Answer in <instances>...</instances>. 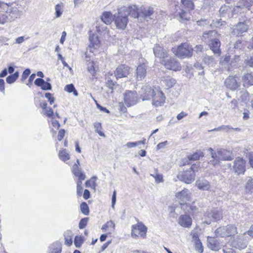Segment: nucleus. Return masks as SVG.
I'll return each mask as SVG.
<instances>
[{"label": "nucleus", "instance_id": "obj_9", "mask_svg": "<svg viewBox=\"0 0 253 253\" xmlns=\"http://www.w3.org/2000/svg\"><path fill=\"white\" fill-rule=\"evenodd\" d=\"M253 4V0H239L237 5L233 8L232 11L234 14L244 12L245 8L249 10Z\"/></svg>", "mask_w": 253, "mask_h": 253}, {"label": "nucleus", "instance_id": "obj_17", "mask_svg": "<svg viewBox=\"0 0 253 253\" xmlns=\"http://www.w3.org/2000/svg\"><path fill=\"white\" fill-rule=\"evenodd\" d=\"M208 45L210 47V48L215 54H216L218 56L220 55L221 53L220 48L221 42L218 38L211 40V42H210L208 43Z\"/></svg>", "mask_w": 253, "mask_h": 253}, {"label": "nucleus", "instance_id": "obj_60", "mask_svg": "<svg viewBox=\"0 0 253 253\" xmlns=\"http://www.w3.org/2000/svg\"><path fill=\"white\" fill-rule=\"evenodd\" d=\"M247 65L250 67H253V54H252L248 59L246 60Z\"/></svg>", "mask_w": 253, "mask_h": 253}, {"label": "nucleus", "instance_id": "obj_22", "mask_svg": "<svg viewBox=\"0 0 253 253\" xmlns=\"http://www.w3.org/2000/svg\"><path fill=\"white\" fill-rule=\"evenodd\" d=\"M178 223L183 227L189 228L192 224V219L188 215L182 214L179 216Z\"/></svg>", "mask_w": 253, "mask_h": 253}, {"label": "nucleus", "instance_id": "obj_63", "mask_svg": "<svg viewBox=\"0 0 253 253\" xmlns=\"http://www.w3.org/2000/svg\"><path fill=\"white\" fill-rule=\"evenodd\" d=\"M65 132V131L64 129H61L59 131L57 138L59 141H61L63 138Z\"/></svg>", "mask_w": 253, "mask_h": 253}, {"label": "nucleus", "instance_id": "obj_57", "mask_svg": "<svg viewBox=\"0 0 253 253\" xmlns=\"http://www.w3.org/2000/svg\"><path fill=\"white\" fill-rule=\"evenodd\" d=\"M30 73L31 71L29 69H26L25 70H24L22 75L21 80L23 81L26 80L30 74Z\"/></svg>", "mask_w": 253, "mask_h": 253}, {"label": "nucleus", "instance_id": "obj_53", "mask_svg": "<svg viewBox=\"0 0 253 253\" xmlns=\"http://www.w3.org/2000/svg\"><path fill=\"white\" fill-rule=\"evenodd\" d=\"M169 211V215L170 217L176 218L177 214L175 212V207L172 206H169L168 208Z\"/></svg>", "mask_w": 253, "mask_h": 253}, {"label": "nucleus", "instance_id": "obj_28", "mask_svg": "<svg viewBox=\"0 0 253 253\" xmlns=\"http://www.w3.org/2000/svg\"><path fill=\"white\" fill-rule=\"evenodd\" d=\"M101 19L105 24L109 25L114 20V16L110 12L105 11L102 13Z\"/></svg>", "mask_w": 253, "mask_h": 253}, {"label": "nucleus", "instance_id": "obj_56", "mask_svg": "<svg viewBox=\"0 0 253 253\" xmlns=\"http://www.w3.org/2000/svg\"><path fill=\"white\" fill-rule=\"evenodd\" d=\"M41 88L42 90H51L52 88V86L50 83L44 81V83H43L42 85L41 86Z\"/></svg>", "mask_w": 253, "mask_h": 253}, {"label": "nucleus", "instance_id": "obj_41", "mask_svg": "<svg viewBox=\"0 0 253 253\" xmlns=\"http://www.w3.org/2000/svg\"><path fill=\"white\" fill-rule=\"evenodd\" d=\"M18 77L19 72L17 71L13 74L8 76L6 79V81L7 83L11 84L16 81Z\"/></svg>", "mask_w": 253, "mask_h": 253}, {"label": "nucleus", "instance_id": "obj_46", "mask_svg": "<svg viewBox=\"0 0 253 253\" xmlns=\"http://www.w3.org/2000/svg\"><path fill=\"white\" fill-rule=\"evenodd\" d=\"M81 210L83 213L84 215H88L89 214V208L87 204L85 202H83L80 206Z\"/></svg>", "mask_w": 253, "mask_h": 253}, {"label": "nucleus", "instance_id": "obj_25", "mask_svg": "<svg viewBox=\"0 0 253 253\" xmlns=\"http://www.w3.org/2000/svg\"><path fill=\"white\" fill-rule=\"evenodd\" d=\"M146 66L144 63L140 64L137 68V78L139 80L143 79L146 75Z\"/></svg>", "mask_w": 253, "mask_h": 253}, {"label": "nucleus", "instance_id": "obj_54", "mask_svg": "<svg viewBox=\"0 0 253 253\" xmlns=\"http://www.w3.org/2000/svg\"><path fill=\"white\" fill-rule=\"evenodd\" d=\"M150 175L153 176L155 178V182L157 183L162 182L163 181V175L162 174H156V175H154L151 174Z\"/></svg>", "mask_w": 253, "mask_h": 253}, {"label": "nucleus", "instance_id": "obj_27", "mask_svg": "<svg viewBox=\"0 0 253 253\" xmlns=\"http://www.w3.org/2000/svg\"><path fill=\"white\" fill-rule=\"evenodd\" d=\"M72 172L78 179L81 180H84L86 176L82 172L81 169L78 166L77 164H75L72 168Z\"/></svg>", "mask_w": 253, "mask_h": 253}, {"label": "nucleus", "instance_id": "obj_8", "mask_svg": "<svg viewBox=\"0 0 253 253\" xmlns=\"http://www.w3.org/2000/svg\"><path fill=\"white\" fill-rule=\"evenodd\" d=\"M162 64L164 65L166 68L174 71H180L181 69L180 64L175 58L170 57L169 59H166L163 60Z\"/></svg>", "mask_w": 253, "mask_h": 253}, {"label": "nucleus", "instance_id": "obj_10", "mask_svg": "<svg viewBox=\"0 0 253 253\" xmlns=\"http://www.w3.org/2000/svg\"><path fill=\"white\" fill-rule=\"evenodd\" d=\"M153 53L155 57L159 59L161 64L163 60H165L169 55L166 49L159 44H155L153 47Z\"/></svg>", "mask_w": 253, "mask_h": 253}, {"label": "nucleus", "instance_id": "obj_35", "mask_svg": "<svg viewBox=\"0 0 253 253\" xmlns=\"http://www.w3.org/2000/svg\"><path fill=\"white\" fill-rule=\"evenodd\" d=\"M246 192L248 193H253V179L249 177L245 186Z\"/></svg>", "mask_w": 253, "mask_h": 253}, {"label": "nucleus", "instance_id": "obj_1", "mask_svg": "<svg viewBox=\"0 0 253 253\" xmlns=\"http://www.w3.org/2000/svg\"><path fill=\"white\" fill-rule=\"evenodd\" d=\"M130 14L128 10L119 9L114 15V21L118 29L124 30L128 22L127 16Z\"/></svg>", "mask_w": 253, "mask_h": 253}, {"label": "nucleus", "instance_id": "obj_40", "mask_svg": "<svg viewBox=\"0 0 253 253\" xmlns=\"http://www.w3.org/2000/svg\"><path fill=\"white\" fill-rule=\"evenodd\" d=\"M204 157V154L203 152L201 151H198L192 155L188 156V158L189 160L196 161L200 159V157Z\"/></svg>", "mask_w": 253, "mask_h": 253}, {"label": "nucleus", "instance_id": "obj_26", "mask_svg": "<svg viewBox=\"0 0 253 253\" xmlns=\"http://www.w3.org/2000/svg\"><path fill=\"white\" fill-rule=\"evenodd\" d=\"M196 186L201 190H209L211 187L209 182L205 179H198L196 181Z\"/></svg>", "mask_w": 253, "mask_h": 253}, {"label": "nucleus", "instance_id": "obj_23", "mask_svg": "<svg viewBox=\"0 0 253 253\" xmlns=\"http://www.w3.org/2000/svg\"><path fill=\"white\" fill-rule=\"evenodd\" d=\"M218 158L220 161H231L233 158L232 153L225 149L218 150Z\"/></svg>", "mask_w": 253, "mask_h": 253}, {"label": "nucleus", "instance_id": "obj_55", "mask_svg": "<svg viewBox=\"0 0 253 253\" xmlns=\"http://www.w3.org/2000/svg\"><path fill=\"white\" fill-rule=\"evenodd\" d=\"M244 47V45L242 43V41L241 40H238L236 41L234 44L233 48L235 49H239L241 50Z\"/></svg>", "mask_w": 253, "mask_h": 253}, {"label": "nucleus", "instance_id": "obj_49", "mask_svg": "<svg viewBox=\"0 0 253 253\" xmlns=\"http://www.w3.org/2000/svg\"><path fill=\"white\" fill-rule=\"evenodd\" d=\"M229 10V7L228 6L225 5H222L219 10L220 16L224 17Z\"/></svg>", "mask_w": 253, "mask_h": 253}, {"label": "nucleus", "instance_id": "obj_59", "mask_svg": "<svg viewBox=\"0 0 253 253\" xmlns=\"http://www.w3.org/2000/svg\"><path fill=\"white\" fill-rule=\"evenodd\" d=\"M222 252L223 253H237L234 250L227 248L226 246L223 247Z\"/></svg>", "mask_w": 253, "mask_h": 253}, {"label": "nucleus", "instance_id": "obj_30", "mask_svg": "<svg viewBox=\"0 0 253 253\" xmlns=\"http://www.w3.org/2000/svg\"><path fill=\"white\" fill-rule=\"evenodd\" d=\"M61 243L59 242H55L49 247V253H61Z\"/></svg>", "mask_w": 253, "mask_h": 253}, {"label": "nucleus", "instance_id": "obj_3", "mask_svg": "<svg viewBox=\"0 0 253 253\" xmlns=\"http://www.w3.org/2000/svg\"><path fill=\"white\" fill-rule=\"evenodd\" d=\"M216 237H231L237 234V229L233 225H228L217 228L214 232Z\"/></svg>", "mask_w": 253, "mask_h": 253}, {"label": "nucleus", "instance_id": "obj_31", "mask_svg": "<svg viewBox=\"0 0 253 253\" xmlns=\"http://www.w3.org/2000/svg\"><path fill=\"white\" fill-rule=\"evenodd\" d=\"M182 8H184L186 11H190L194 9V3L190 0H180Z\"/></svg>", "mask_w": 253, "mask_h": 253}, {"label": "nucleus", "instance_id": "obj_13", "mask_svg": "<svg viewBox=\"0 0 253 253\" xmlns=\"http://www.w3.org/2000/svg\"><path fill=\"white\" fill-rule=\"evenodd\" d=\"M246 162L242 158H237L234 162L233 169L237 174H244L246 171Z\"/></svg>", "mask_w": 253, "mask_h": 253}, {"label": "nucleus", "instance_id": "obj_7", "mask_svg": "<svg viewBox=\"0 0 253 253\" xmlns=\"http://www.w3.org/2000/svg\"><path fill=\"white\" fill-rule=\"evenodd\" d=\"M205 216L208 218L205 222L210 224L211 221H217L222 218V211L220 209H213L207 211Z\"/></svg>", "mask_w": 253, "mask_h": 253}, {"label": "nucleus", "instance_id": "obj_32", "mask_svg": "<svg viewBox=\"0 0 253 253\" xmlns=\"http://www.w3.org/2000/svg\"><path fill=\"white\" fill-rule=\"evenodd\" d=\"M209 151L211 152V158L213 159L210 161V163L213 166L218 164L220 162V160L218 158V150L215 152L211 148H210Z\"/></svg>", "mask_w": 253, "mask_h": 253}, {"label": "nucleus", "instance_id": "obj_5", "mask_svg": "<svg viewBox=\"0 0 253 253\" xmlns=\"http://www.w3.org/2000/svg\"><path fill=\"white\" fill-rule=\"evenodd\" d=\"M147 228L141 222H138L137 224L133 225L131 227V236L136 238L140 236L142 238H145Z\"/></svg>", "mask_w": 253, "mask_h": 253}, {"label": "nucleus", "instance_id": "obj_42", "mask_svg": "<svg viewBox=\"0 0 253 253\" xmlns=\"http://www.w3.org/2000/svg\"><path fill=\"white\" fill-rule=\"evenodd\" d=\"M64 90L69 93L73 92V94L75 96H77L78 95V93L73 84L66 85L65 86Z\"/></svg>", "mask_w": 253, "mask_h": 253}, {"label": "nucleus", "instance_id": "obj_36", "mask_svg": "<svg viewBox=\"0 0 253 253\" xmlns=\"http://www.w3.org/2000/svg\"><path fill=\"white\" fill-rule=\"evenodd\" d=\"M97 177L96 176H92L89 180H88L85 182V186L86 187H91L95 189L97 186L96 181Z\"/></svg>", "mask_w": 253, "mask_h": 253}, {"label": "nucleus", "instance_id": "obj_19", "mask_svg": "<svg viewBox=\"0 0 253 253\" xmlns=\"http://www.w3.org/2000/svg\"><path fill=\"white\" fill-rule=\"evenodd\" d=\"M225 84L227 87L231 90H235L239 86L240 83L237 81L235 77L229 76L225 81Z\"/></svg>", "mask_w": 253, "mask_h": 253}, {"label": "nucleus", "instance_id": "obj_37", "mask_svg": "<svg viewBox=\"0 0 253 253\" xmlns=\"http://www.w3.org/2000/svg\"><path fill=\"white\" fill-rule=\"evenodd\" d=\"M141 10L145 17H150L154 13V8L152 7H144Z\"/></svg>", "mask_w": 253, "mask_h": 253}, {"label": "nucleus", "instance_id": "obj_4", "mask_svg": "<svg viewBox=\"0 0 253 253\" xmlns=\"http://www.w3.org/2000/svg\"><path fill=\"white\" fill-rule=\"evenodd\" d=\"M4 12V13H3L2 15L5 20V22H11L20 18L22 13V12L17 7H10L8 5V8L5 9Z\"/></svg>", "mask_w": 253, "mask_h": 253}, {"label": "nucleus", "instance_id": "obj_14", "mask_svg": "<svg viewBox=\"0 0 253 253\" xmlns=\"http://www.w3.org/2000/svg\"><path fill=\"white\" fill-rule=\"evenodd\" d=\"M130 67L126 65L119 66L115 71V76L116 78L119 79L127 77L130 73Z\"/></svg>", "mask_w": 253, "mask_h": 253}, {"label": "nucleus", "instance_id": "obj_44", "mask_svg": "<svg viewBox=\"0 0 253 253\" xmlns=\"http://www.w3.org/2000/svg\"><path fill=\"white\" fill-rule=\"evenodd\" d=\"M94 127L95 129V131L97 132L100 136H103L104 137H105V134L101 130L102 129L101 124L100 123L96 122L94 123Z\"/></svg>", "mask_w": 253, "mask_h": 253}, {"label": "nucleus", "instance_id": "obj_61", "mask_svg": "<svg viewBox=\"0 0 253 253\" xmlns=\"http://www.w3.org/2000/svg\"><path fill=\"white\" fill-rule=\"evenodd\" d=\"M45 97L48 99V101L50 102V104H52L54 101V97L51 96V94L50 93H46L45 94Z\"/></svg>", "mask_w": 253, "mask_h": 253}, {"label": "nucleus", "instance_id": "obj_47", "mask_svg": "<svg viewBox=\"0 0 253 253\" xmlns=\"http://www.w3.org/2000/svg\"><path fill=\"white\" fill-rule=\"evenodd\" d=\"M203 61L207 65H211L214 62V58L212 56L205 55L203 56Z\"/></svg>", "mask_w": 253, "mask_h": 253}, {"label": "nucleus", "instance_id": "obj_51", "mask_svg": "<svg viewBox=\"0 0 253 253\" xmlns=\"http://www.w3.org/2000/svg\"><path fill=\"white\" fill-rule=\"evenodd\" d=\"M115 224L112 220H110L107 222L102 227V230L106 229L107 228H112L114 230Z\"/></svg>", "mask_w": 253, "mask_h": 253}, {"label": "nucleus", "instance_id": "obj_11", "mask_svg": "<svg viewBox=\"0 0 253 253\" xmlns=\"http://www.w3.org/2000/svg\"><path fill=\"white\" fill-rule=\"evenodd\" d=\"M138 100V96L136 91L128 90L124 95V101L128 107L133 105Z\"/></svg>", "mask_w": 253, "mask_h": 253}, {"label": "nucleus", "instance_id": "obj_33", "mask_svg": "<svg viewBox=\"0 0 253 253\" xmlns=\"http://www.w3.org/2000/svg\"><path fill=\"white\" fill-rule=\"evenodd\" d=\"M161 83L165 84L168 88L172 87L176 83L175 80L170 77L164 78L161 80Z\"/></svg>", "mask_w": 253, "mask_h": 253}, {"label": "nucleus", "instance_id": "obj_6", "mask_svg": "<svg viewBox=\"0 0 253 253\" xmlns=\"http://www.w3.org/2000/svg\"><path fill=\"white\" fill-rule=\"evenodd\" d=\"M195 174L189 169L178 172L177 177L178 179L186 184L192 183L195 179Z\"/></svg>", "mask_w": 253, "mask_h": 253}, {"label": "nucleus", "instance_id": "obj_20", "mask_svg": "<svg viewBox=\"0 0 253 253\" xmlns=\"http://www.w3.org/2000/svg\"><path fill=\"white\" fill-rule=\"evenodd\" d=\"M248 29V27L246 24L239 23L233 28L232 33L236 36H241L242 34L247 32Z\"/></svg>", "mask_w": 253, "mask_h": 253}, {"label": "nucleus", "instance_id": "obj_48", "mask_svg": "<svg viewBox=\"0 0 253 253\" xmlns=\"http://www.w3.org/2000/svg\"><path fill=\"white\" fill-rule=\"evenodd\" d=\"M83 180H81L78 179V180L77 182V193L78 196H81L83 193V187H82V181Z\"/></svg>", "mask_w": 253, "mask_h": 253}, {"label": "nucleus", "instance_id": "obj_12", "mask_svg": "<svg viewBox=\"0 0 253 253\" xmlns=\"http://www.w3.org/2000/svg\"><path fill=\"white\" fill-rule=\"evenodd\" d=\"M231 246L239 250L244 249L247 247V241L244 239V234L238 235L231 241Z\"/></svg>", "mask_w": 253, "mask_h": 253}, {"label": "nucleus", "instance_id": "obj_2", "mask_svg": "<svg viewBox=\"0 0 253 253\" xmlns=\"http://www.w3.org/2000/svg\"><path fill=\"white\" fill-rule=\"evenodd\" d=\"M193 50L192 46L187 42L181 43L176 48V50L173 48L175 55L180 58L191 57Z\"/></svg>", "mask_w": 253, "mask_h": 253}, {"label": "nucleus", "instance_id": "obj_64", "mask_svg": "<svg viewBox=\"0 0 253 253\" xmlns=\"http://www.w3.org/2000/svg\"><path fill=\"white\" fill-rule=\"evenodd\" d=\"M199 168V163H198V165L197 164H193L190 168L189 169V170H192L193 172L195 174L196 172H197L198 171V169Z\"/></svg>", "mask_w": 253, "mask_h": 253}, {"label": "nucleus", "instance_id": "obj_29", "mask_svg": "<svg viewBox=\"0 0 253 253\" xmlns=\"http://www.w3.org/2000/svg\"><path fill=\"white\" fill-rule=\"evenodd\" d=\"M242 81L244 86L253 85V74L248 73L244 75L243 76Z\"/></svg>", "mask_w": 253, "mask_h": 253}, {"label": "nucleus", "instance_id": "obj_16", "mask_svg": "<svg viewBox=\"0 0 253 253\" xmlns=\"http://www.w3.org/2000/svg\"><path fill=\"white\" fill-rule=\"evenodd\" d=\"M155 92L150 86L144 85L141 88L140 95L143 100H148L153 98Z\"/></svg>", "mask_w": 253, "mask_h": 253}, {"label": "nucleus", "instance_id": "obj_45", "mask_svg": "<svg viewBox=\"0 0 253 253\" xmlns=\"http://www.w3.org/2000/svg\"><path fill=\"white\" fill-rule=\"evenodd\" d=\"M230 61V57L229 55H226L224 58L221 59L220 64L222 66H224L225 68L229 69V64Z\"/></svg>", "mask_w": 253, "mask_h": 253}, {"label": "nucleus", "instance_id": "obj_52", "mask_svg": "<svg viewBox=\"0 0 253 253\" xmlns=\"http://www.w3.org/2000/svg\"><path fill=\"white\" fill-rule=\"evenodd\" d=\"M88 220V217H85V218L82 219L79 222V228L80 229H84V228H85L87 225Z\"/></svg>", "mask_w": 253, "mask_h": 253}, {"label": "nucleus", "instance_id": "obj_43", "mask_svg": "<svg viewBox=\"0 0 253 253\" xmlns=\"http://www.w3.org/2000/svg\"><path fill=\"white\" fill-rule=\"evenodd\" d=\"M63 3L57 4L55 5V15L56 18L60 17L62 13H63Z\"/></svg>", "mask_w": 253, "mask_h": 253}, {"label": "nucleus", "instance_id": "obj_50", "mask_svg": "<svg viewBox=\"0 0 253 253\" xmlns=\"http://www.w3.org/2000/svg\"><path fill=\"white\" fill-rule=\"evenodd\" d=\"M83 243V240L81 237L76 236L74 240V244L77 248H80Z\"/></svg>", "mask_w": 253, "mask_h": 253}, {"label": "nucleus", "instance_id": "obj_39", "mask_svg": "<svg viewBox=\"0 0 253 253\" xmlns=\"http://www.w3.org/2000/svg\"><path fill=\"white\" fill-rule=\"evenodd\" d=\"M225 24V22L222 21L221 19L213 20L212 23L210 24V26L211 28H218L221 26Z\"/></svg>", "mask_w": 253, "mask_h": 253}, {"label": "nucleus", "instance_id": "obj_15", "mask_svg": "<svg viewBox=\"0 0 253 253\" xmlns=\"http://www.w3.org/2000/svg\"><path fill=\"white\" fill-rule=\"evenodd\" d=\"M166 97L162 91L157 90L152 98L153 105L158 107L163 105L165 102Z\"/></svg>", "mask_w": 253, "mask_h": 253}, {"label": "nucleus", "instance_id": "obj_34", "mask_svg": "<svg viewBox=\"0 0 253 253\" xmlns=\"http://www.w3.org/2000/svg\"><path fill=\"white\" fill-rule=\"evenodd\" d=\"M178 19L179 21H188L190 19V15L183 9L178 12Z\"/></svg>", "mask_w": 253, "mask_h": 253}, {"label": "nucleus", "instance_id": "obj_24", "mask_svg": "<svg viewBox=\"0 0 253 253\" xmlns=\"http://www.w3.org/2000/svg\"><path fill=\"white\" fill-rule=\"evenodd\" d=\"M208 247L211 250L217 251L221 247L219 242L213 238H208Z\"/></svg>", "mask_w": 253, "mask_h": 253}, {"label": "nucleus", "instance_id": "obj_21", "mask_svg": "<svg viewBox=\"0 0 253 253\" xmlns=\"http://www.w3.org/2000/svg\"><path fill=\"white\" fill-rule=\"evenodd\" d=\"M219 35L215 30L206 31L203 35V40L205 42L209 43L211 40L217 39Z\"/></svg>", "mask_w": 253, "mask_h": 253}, {"label": "nucleus", "instance_id": "obj_58", "mask_svg": "<svg viewBox=\"0 0 253 253\" xmlns=\"http://www.w3.org/2000/svg\"><path fill=\"white\" fill-rule=\"evenodd\" d=\"M197 24L199 26H204L205 25L209 24V21L206 19H201L197 21Z\"/></svg>", "mask_w": 253, "mask_h": 253}, {"label": "nucleus", "instance_id": "obj_62", "mask_svg": "<svg viewBox=\"0 0 253 253\" xmlns=\"http://www.w3.org/2000/svg\"><path fill=\"white\" fill-rule=\"evenodd\" d=\"M44 81L42 78H38L35 81V84L38 86L41 87Z\"/></svg>", "mask_w": 253, "mask_h": 253}, {"label": "nucleus", "instance_id": "obj_38", "mask_svg": "<svg viewBox=\"0 0 253 253\" xmlns=\"http://www.w3.org/2000/svg\"><path fill=\"white\" fill-rule=\"evenodd\" d=\"M58 155L60 159L64 162H66L70 159V156L66 149L60 151Z\"/></svg>", "mask_w": 253, "mask_h": 253}, {"label": "nucleus", "instance_id": "obj_18", "mask_svg": "<svg viewBox=\"0 0 253 253\" xmlns=\"http://www.w3.org/2000/svg\"><path fill=\"white\" fill-rule=\"evenodd\" d=\"M176 197L180 200L183 204H186L190 199V193L187 189L184 188L182 191L178 192L175 194Z\"/></svg>", "mask_w": 253, "mask_h": 253}]
</instances>
